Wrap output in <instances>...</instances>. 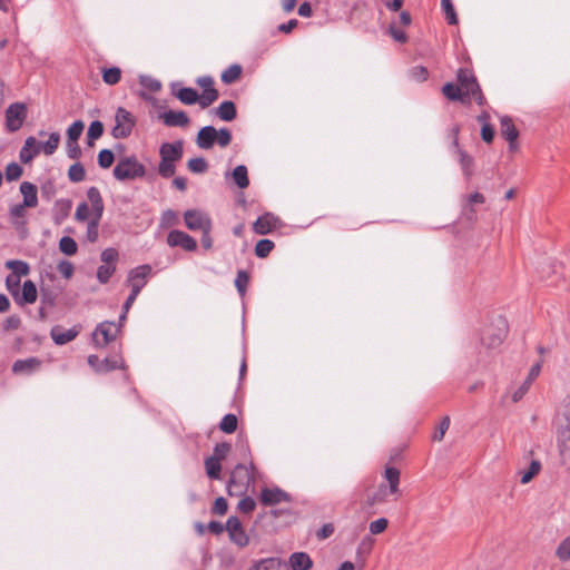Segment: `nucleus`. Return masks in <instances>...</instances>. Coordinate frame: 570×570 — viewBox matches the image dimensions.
Instances as JSON below:
<instances>
[{
    "mask_svg": "<svg viewBox=\"0 0 570 570\" xmlns=\"http://www.w3.org/2000/svg\"><path fill=\"white\" fill-rule=\"evenodd\" d=\"M87 197L91 203L92 214L98 218L102 217L105 205L99 189L95 186L89 187L87 190Z\"/></svg>",
    "mask_w": 570,
    "mask_h": 570,
    "instance_id": "28",
    "label": "nucleus"
},
{
    "mask_svg": "<svg viewBox=\"0 0 570 570\" xmlns=\"http://www.w3.org/2000/svg\"><path fill=\"white\" fill-rule=\"evenodd\" d=\"M242 500L237 504V509L240 513L249 514L256 508V501L249 495H242Z\"/></svg>",
    "mask_w": 570,
    "mask_h": 570,
    "instance_id": "58",
    "label": "nucleus"
},
{
    "mask_svg": "<svg viewBox=\"0 0 570 570\" xmlns=\"http://www.w3.org/2000/svg\"><path fill=\"white\" fill-rule=\"evenodd\" d=\"M23 173V169L22 167L18 164V163H10L7 167H6V179L8 181H13V180H17L21 177Z\"/></svg>",
    "mask_w": 570,
    "mask_h": 570,
    "instance_id": "59",
    "label": "nucleus"
},
{
    "mask_svg": "<svg viewBox=\"0 0 570 570\" xmlns=\"http://www.w3.org/2000/svg\"><path fill=\"white\" fill-rule=\"evenodd\" d=\"M541 470V463L538 460H532L527 471L521 472L520 482L522 484L529 483Z\"/></svg>",
    "mask_w": 570,
    "mask_h": 570,
    "instance_id": "48",
    "label": "nucleus"
},
{
    "mask_svg": "<svg viewBox=\"0 0 570 570\" xmlns=\"http://www.w3.org/2000/svg\"><path fill=\"white\" fill-rule=\"evenodd\" d=\"M42 361L36 356H31L24 360H17L12 364L13 374H27L30 375L40 370Z\"/></svg>",
    "mask_w": 570,
    "mask_h": 570,
    "instance_id": "18",
    "label": "nucleus"
},
{
    "mask_svg": "<svg viewBox=\"0 0 570 570\" xmlns=\"http://www.w3.org/2000/svg\"><path fill=\"white\" fill-rule=\"evenodd\" d=\"M115 122L111 135L116 139L129 137L136 126L135 116L124 107H118L115 115Z\"/></svg>",
    "mask_w": 570,
    "mask_h": 570,
    "instance_id": "6",
    "label": "nucleus"
},
{
    "mask_svg": "<svg viewBox=\"0 0 570 570\" xmlns=\"http://www.w3.org/2000/svg\"><path fill=\"white\" fill-rule=\"evenodd\" d=\"M216 116L223 121H233L237 117L236 105L232 100H225L214 109Z\"/></svg>",
    "mask_w": 570,
    "mask_h": 570,
    "instance_id": "29",
    "label": "nucleus"
},
{
    "mask_svg": "<svg viewBox=\"0 0 570 570\" xmlns=\"http://www.w3.org/2000/svg\"><path fill=\"white\" fill-rule=\"evenodd\" d=\"M139 82L144 88L148 89L151 92H157L161 89L160 81L150 76H140Z\"/></svg>",
    "mask_w": 570,
    "mask_h": 570,
    "instance_id": "60",
    "label": "nucleus"
},
{
    "mask_svg": "<svg viewBox=\"0 0 570 570\" xmlns=\"http://www.w3.org/2000/svg\"><path fill=\"white\" fill-rule=\"evenodd\" d=\"M80 332V327L73 326L69 330H63L61 326L56 325L50 330V336L55 344L65 345L73 341Z\"/></svg>",
    "mask_w": 570,
    "mask_h": 570,
    "instance_id": "19",
    "label": "nucleus"
},
{
    "mask_svg": "<svg viewBox=\"0 0 570 570\" xmlns=\"http://www.w3.org/2000/svg\"><path fill=\"white\" fill-rule=\"evenodd\" d=\"M56 191L55 183L51 180L43 183L40 187L41 197L47 202H50L53 198Z\"/></svg>",
    "mask_w": 570,
    "mask_h": 570,
    "instance_id": "64",
    "label": "nucleus"
},
{
    "mask_svg": "<svg viewBox=\"0 0 570 570\" xmlns=\"http://www.w3.org/2000/svg\"><path fill=\"white\" fill-rule=\"evenodd\" d=\"M279 219L272 213H265L257 217L253 224V230L258 235H267L277 228Z\"/></svg>",
    "mask_w": 570,
    "mask_h": 570,
    "instance_id": "17",
    "label": "nucleus"
},
{
    "mask_svg": "<svg viewBox=\"0 0 570 570\" xmlns=\"http://www.w3.org/2000/svg\"><path fill=\"white\" fill-rule=\"evenodd\" d=\"M232 132L228 128L224 127L217 130L216 142L218 144L219 147H227L232 142Z\"/></svg>",
    "mask_w": 570,
    "mask_h": 570,
    "instance_id": "63",
    "label": "nucleus"
},
{
    "mask_svg": "<svg viewBox=\"0 0 570 570\" xmlns=\"http://www.w3.org/2000/svg\"><path fill=\"white\" fill-rule=\"evenodd\" d=\"M384 476L386 481L389 482L387 490L391 494L399 493V485H400V471L399 469L394 466H387L385 469Z\"/></svg>",
    "mask_w": 570,
    "mask_h": 570,
    "instance_id": "36",
    "label": "nucleus"
},
{
    "mask_svg": "<svg viewBox=\"0 0 570 570\" xmlns=\"http://www.w3.org/2000/svg\"><path fill=\"white\" fill-rule=\"evenodd\" d=\"M500 132L501 136L508 140L509 150L515 151L518 149L517 139L519 137V130L513 124V120L509 116H503L500 118Z\"/></svg>",
    "mask_w": 570,
    "mask_h": 570,
    "instance_id": "15",
    "label": "nucleus"
},
{
    "mask_svg": "<svg viewBox=\"0 0 570 570\" xmlns=\"http://www.w3.org/2000/svg\"><path fill=\"white\" fill-rule=\"evenodd\" d=\"M40 153V144L37 142L36 138L30 136L26 139L24 146L20 149L19 158L23 164H28L35 156Z\"/></svg>",
    "mask_w": 570,
    "mask_h": 570,
    "instance_id": "25",
    "label": "nucleus"
},
{
    "mask_svg": "<svg viewBox=\"0 0 570 570\" xmlns=\"http://www.w3.org/2000/svg\"><path fill=\"white\" fill-rule=\"evenodd\" d=\"M456 81L464 94L465 101H469L472 97L479 106L487 104V99L472 70L459 68L456 71Z\"/></svg>",
    "mask_w": 570,
    "mask_h": 570,
    "instance_id": "3",
    "label": "nucleus"
},
{
    "mask_svg": "<svg viewBox=\"0 0 570 570\" xmlns=\"http://www.w3.org/2000/svg\"><path fill=\"white\" fill-rule=\"evenodd\" d=\"M59 249L67 256H72L78 250V245L76 240L70 236H63L59 240Z\"/></svg>",
    "mask_w": 570,
    "mask_h": 570,
    "instance_id": "47",
    "label": "nucleus"
},
{
    "mask_svg": "<svg viewBox=\"0 0 570 570\" xmlns=\"http://www.w3.org/2000/svg\"><path fill=\"white\" fill-rule=\"evenodd\" d=\"M441 6L445 13L448 23L452 24V26L458 24L459 19H458V14L455 12L452 1L451 0H441Z\"/></svg>",
    "mask_w": 570,
    "mask_h": 570,
    "instance_id": "54",
    "label": "nucleus"
},
{
    "mask_svg": "<svg viewBox=\"0 0 570 570\" xmlns=\"http://www.w3.org/2000/svg\"><path fill=\"white\" fill-rule=\"evenodd\" d=\"M118 256V250L116 248L109 247L101 252L100 259L102 263H105L104 265H115Z\"/></svg>",
    "mask_w": 570,
    "mask_h": 570,
    "instance_id": "62",
    "label": "nucleus"
},
{
    "mask_svg": "<svg viewBox=\"0 0 570 570\" xmlns=\"http://www.w3.org/2000/svg\"><path fill=\"white\" fill-rule=\"evenodd\" d=\"M196 83L203 88L200 107L208 108L219 97L218 90L214 87V79L210 76H202L196 79Z\"/></svg>",
    "mask_w": 570,
    "mask_h": 570,
    "instance_id": "11",
    "label": "nucleus"
},
{
    "mask_svg": "<svg viewBox=\"0 0 570 570\" xmlns=\"http://www.w3.org/2000/svg\"><path fill=\"white\" fill-rule=\"evenodd\" d=\"M250 281V275L247 271L239 269L235 278V287L240 297H244L247 291V286Z\"/></svg>",
    "mask_w": 570,
    "mask_h": 570,
    "instance_id": "41",
    "label": "nucleus"
},
{
    "mask_svg": "<svg viewBox=\"0 0 570 570\" xmlns=\"http://www.w3.org/2000/svg\"><path fill=\"white\" fill-rule=\"evenodd\" d=\"M100 219L101 218H98L97 216H94L89 223H88V226H87V233H86V237L87 239L90 242V243H96L98 240V237H99V223H100Z\"/></svg>",
    "mask_w": 570,
    "mask_h": 570,
    "instance_id": "55",
    "label": "nucleus"
},
{
    "mask_svg": "<svg viewBox=\"0 0 570 570\" xmlns=\"http://www.w3.org/2000/svg\"><path fill=\"white\" fill-rule=\"evenodd\" d=\"M104 134V124L100 120H94L89 125L87 131V144L88 146H92L94 141L99 139Z\"/></svg>",
    "mask_w": 570,
    "mask_h": 570,
    "instance_id": "40",
    "label": "nucleus"
},
{
    "mask_svg": "<svg viewBox=\"0 0 570 570\" xmlns=\"http://www.w3.org/2000/svg\"><path fill=\"white\" fill-rule=\"evenodd\" d=\"M85 128L82 120L73 121L67 129V141H78Z\"/></svg>",
    "mask_w": 570,
    "mask_h": 570,
    "instance_id": "52",
    "label": "nucleus"
},
{
    "mask_svg": "<svg viewBox=\"0 0 570 570\" xmlns=\"http://www.w3.org/2000/svg\"><path fill=\"white\" fill-rule=\"evenodd\" d=\"M120 333V327L115 322L104 321L92 332V343L96 347L102 348L114 342Z\"/></svg>",
    "mask_w": 570,
    "mask_h": 570,
    "instance_id": "7",
    "label": "nucleus"
},
{
    "mask_svg": "<svg viewBox=\"0 0 570 570\" xmlns=\"http://www.w3.org/2000/svg\"><path fill=\"white\" fill-rule=\"evenodd\" d=\"M187 168L194 174H204L208 169V163L203 157L191 158L187 163Z\"/></svg>",
    "mask_w": 570,
    "mask_h": 570,
    "instance_id": "50",
    "label": "nucleus"
},
{
    "mask_svg": "<svg viewBox=\"0 0 570 570\" xmlns=\"http://www.w3.org/2000/svg\"><path fill=\"white\" fill-rule=\"evenodd\" d=\"M159 118L167 127H186L189 124V117L184 110H168Z\"/></svg>",
    "mask_w": 570,
    "mask_h": 570,
    "instance_id": "20",
    "label": "nucleus"
},
{
    "mask_svg": "<svg viewBox=\"0 0 570 570\" xmlns=\"http://www.w3.org/2000/svg\"><path fill=\"white\" fill-rule=\"evenodd\" d=\"M206 474L212 480H219L222 474V462L210 456L205 459Z\"/></svg>",
    "mask_w": 570,
    "mask_h": 570,
    "instance_id": "39",
    "label": "nucleus"
},
{
    "mask_svg": "<svg viewBox=\"0 0 570 570\" xmlns=\"http://www.w3.org/2000/svg\"><path fill=\"white\" fill-rule=\"evenodd\" d=\"M567 424L557 432V441L562 464L570 469V403L564 412Z\"/></svg>",
    "mask_w": 570,
    "mask_h": 570,
    "instance_id": "8",
    "label": "nucleus"
},
{
    "mask_svg": "<svg viewBox=\"0 0 570 570\" xmlns=\"http://www.w3.org/2000/svg\"><path fill=\"white\" fill-rule=\"evenodd\" d=\"M175 173H176V161L168 160L165 157H160V161L158 165L159 176L168 179V178L173 177L175 175Z\"/></svg>",
    "mask_w": 570,
    "mask_h": 570,
    "instance_id": "43",
    "label": "nucleus"
},
{
    "mask_svg": "<svg viewBox=\"0 0 570 570\" xmlns=\"http://www.w3.org/2000/svg\"><path fill=\"white\" fill-rule=\"evenodd\" d=\"M27 106L23 102H13L6 110V128L10 132L18 131L26 120Z\"/></svg>",
    "mask_w": 570,
    "mask_h": 570,
    "instance_id": "9",
    "label": "nucleus"
},
{
    "mask_svg": "<svg viewBox=\"0 0 570 570\" xmlns=\"http://www.w3.org/2000/svg\"><path fill=\"white\" fill-rule=\"evenodd\" d=\"M71 205L72 203L70 199H58L56 202L53 208V218L56 223L59 224L69 216Z\"/></svg>",
    "mask_w": 570,
    "mask_h": 570,
    "instance_id": "34",
    "label": "nucleus"
},
{
    "mask_svg": "<svg viewBox=\"0 0 570 570\" xmlns=\"http://www.w3.org/2000/svg\"><path fill=\"white\" fill-rule=\"evenodd\" d=\"M38 292L36 284L28 279L22 285V294L19 298L16 297L18 304H33L37 301Z\"/></svg>",
    "mask_w": 570,
    "mask_h": 570,
    "instance_id": "30",
    "label": "nucleus"
},
{
    "mask_svg": "<svg viewBox=\"0 0 570 570\" xmlns=\"http://www.w3.org/2000/svg\"><path fill=\"white\" fill-rule=\"evenodd\" d=\"M233 179L235 184L244 189L247 188L249 185V178H248V171L247 167L245 165H238L233 170Z\"/></svg>",
    "mask_w": 570,
    "mask_h": 570,
    "instance_id": "38",
    "label": "nucleus"
},
{
    "mask_svg": "<svg viewBox=\"0 0 570 570\" xmlns=\"http://www.w3.org/2000/svg\"><path fill=\"white\" fill-rule=\"evenodd\" d=\"M151 273V266L148 264L139 265L129 271L127 283L130 285L131 289H135L138 286V293L145 287L147 283V277Z\"/></svg>",
    "mask_w": 570,
    "mask_h": 570,
    "instance_id": "16",
    "label": "nucleus"
},
{
    "mask_svg": "<svg viewBox=\"0 0 570 570\" xmlns=\"http://www.w3.org/2000/svg\"><path fill=\"white\" fill-rule=\"evenodd\" d=\"M68 178L71 183H80L86 178V170L81 163L77 161L68 169Z\"/></svg>",
    "mask_w": 570,
    "mask_h": 570,
    "instance_id": "45",
    "label": "nucleus"
},
{
    "mask_svg": "<svg viewBox=\"0 0 570 570\" xmlns=\"http://www.w3.org/2000/svg\"><path fill=\"white\" fill-rule=\"evenodd\" d=\"M463 175L466 179L473 176L474 159L461 147L455 149Z\"/></svg>",
    "mask_w": 570,
    "mask_h": 570,
    "instance_id": "31",
    "label": "nucleus"
},
{
    "mask_svg": "<svg viewBox=\"0 0 570 570\" xmlns=\"http://www.w3.org/2000/svg\"><path fill=\"white\" fill-rule=\"evenodd\" d=\"M242 72L243 67L238 63H233L222 72L220 80L225 85H232L240 78Z\"/></svg>",
    "mask_w": 570,
    "mask_h": 570,
    "instance_id": "35",
    "label": "nucleus"
},
{
    "mask_svg": "<svg viewBox=\"0 0 570 570\" xmlns=\"http://www.w3.org/2000/svg\"><path fill=\"white\" fill-rule=\"evenodd\" d=\"M20 193L23 196L22 204L28 208H33L38 205L37 187L29 181H22L20 185Z\"/></svg>",
    "mask_w": 570,
    "mask_h": 570,
    "instance_id": "27",
    "label": "nucleus"
},
{
    "mask_svg": "<svg viewBox=\"0 0 570 570\" xmlns=\"http://www.w3.org/2000/svg\"><path fill=\"white\" fill-rule=\"evenodd\" d=\"M59 141H60V135L58 132H51L49 135V138L46 142L43 144H40V149L42 148L43 153L48 156L52 155L58 146H59Z\"/></svg>",
    "mask_w": 570,
    "mask_h": 570,
    "instance_id": "49",
    "label": "nucleus"
},
{
    "mask_svg": "<svg viewBox=\"0 0 570 570\" xmlns=\"http://www.w3.org/2000/svg\"><path fill=\"white\" fill-rule=\"evenodd\" d=\"M248 570H286V566L278 558H266L256 562Z\"/></svg>",
    "mask_w": 570,
    "mask_h": 570,
    "instance_id": "33",
    "label": "nucleus"
},
{
    "mask_svg": "<svg viewBox=\"0 0 570 570\" xmlns=\"http://www.w3.org/2000/svg\"><path fill=\"white\" fill-rule=\"evenodd\" d=\"M184 154V144L181 140L174 142H164L159 148V156L168 160L179 161Z\"/></svg>",
    "mask_w": 570,
    "mask_h": 570,
    "instance_id": "23",
    "label": "nucleus"
},
{
    "mask_svg": "<svg viewBox=\"0 0 570 570\" xmlns=\"http://www.w3.org/2000/svg\"><path fill=\"white\" fill-rule=\"evenodd\" d=\"M442 94L445 96L446 99L451 101H461L462 104L466 102L464 99V94L458 83H444L442 87Z\"/></svg>",
    "mask_w": 570,
    "mask_h": 570,
    "instance_id": "32",
    "label": "nucleus"
},
{
    "mask_svg": "<svg viewBox=\"0 0 570 570\" xmlns=\"http://www.w3.org/2000/svg\"><path fill=\"white\" fill-rule=\"evenodd\" d=\"M540 371H541V363L540 362H538V363H535V364H533L531 366L525 381L512 394V401L514 403L519 402L524 396V394L528 392V390H529L530 385L532 384V382L539 376Z\"/></svg>",
    "mask_w": 570,
    "mask_h": 570,
    "instance_id": "24",
    "label": "nucleus"
},
{
    "mask_svg": "<svg viewBox=\"0 0 570 570\" xmlns=\"http://www.w3.org/2000/svg\"><path fill=\"white\" fill-rule=\"evenodd\" d=\"M232 450V444L228 442H220L217 443L213 449V454L210 455L212 459H216L217 461L222 462L226 459L228 453Z\"/></svg>",
    "mask_w": 570,
    "mask_h": 570,
    "instance_id": "51",
    "label": "nucleus"
},
{
    "mask_svg": "<svg viewBox=\"0 0 570 570\" xmlns=\"http://www.w3.org/2000/svg\"><path fill=\"white\" fill-rule=\"evenodd\" d=\"M185 225L190 230H204L212 227L209 216L198 209H188L184 213Z\"/></svg>",
    "mask_w": 570,
    "mask_h": 570,
    "instance_id": "12",
    "label": "nucleus"
},
{
    "mask_svg": "<svg viewBox=\"0 0 570 570\" xmlns=\"http://www.w3.org/2000/svg\"><path fill=\"white\" fill-rule=\"evenodd\" d=\"M102 81L106 85L115 86L121 79V69L119 67H109L101 69Z\"/></svg>",
    "mask_w": 570,
    "mask_h": 570,
    "instance_id": "37",
    "label": "nucleus"
},
{
    "mask_svg": "<svg viewBox=\"0 0 570 570\" xmlns=\"http://www.w3.org/2000/svg\"><path fill=\"white\" fill-rule=\"evenodd\" d=\"M115 272L116 265L102 264L97 268V279L100 284H107Z\"/></svg>",
    "mask_w": 570,
    "mask_h": 570,
    "instance_id": "56",
    "label": "nucleus"
},
{
    "mask_svg": "<svg viewBox=\"0 0 570 570\" xmlns=\"http://www.w3.org/2000/svg\"><path fill=\"white\" fill-rule=\"evenodd\" d=\"M256 465L253 461L248 465L238 463L230 472L226 483L227 493L230 497L245 495L250 485L255 483Z\"/></svg>",
    "mask_w": 570,
    "mask_h": 570,
    "instance_id": "2",
    "label": "nucleus"
},
{
    "mask_svg": "<svg viewBox=\"0 0 570 570\" xmlns=\"http://www.w3.org/2000/svg\"><path fill=\"white\" fill-rule=\"evenodd\" d=\"M356 492L362 497L361 508L370 514L376 513V508L387 502V497L391 494L385 483L377 487L374 480L366 478L360 482Z\"/></svg>",
    "mask_w": 570,
    "mask_h": 570,
    "instance_id": "1",
    "label": "nucleus"
},
{
    "mask_svg": "<svg viewBox=\"0 0 570 570\" xmlns=\"http://www.w3.org/2000/svg\"><path fill=\"white\" fill-rule=\"evenodd\" d=\"M258 500L261 504L265 507H274L276 504H279L281 502H292L293 499L288 492L284 491L278 487H264L261 490Z\"/></svg>",
    "mask_w": 570,
    "mask_h": 570,
    "instance_id": "10",
    "label": "nucleus"
},
{
    "mask_svg": "<svg viewBox=\"0 0 570 570\" xmlns=\"http://www.w3.org/2000/svg\"><path fill=\"white\" fill-rule=\"evenodd\" d=\"M6 266L13 271V277L20 278L29 273V265L23 261H8Z\"/></svg>",
    "mask_w": 570,
    "mask_h": 570,
    "instance_id": "53",
    "label": "nucleus"
},
{
    "mask_svg": "<svg viewBox=\"0 0 570 570\" xmlns=\"http://www.w3.org/2000/svg\"><path fill=\"white\" fill-rule=\"evenodd\" d=\"M102 373H108L117 368H125V362L121 356L105 357L101 360Z\"/></svg>",
    "mask_w": 570,
    "mask_h": 570,
    "instance_id": "46",
    "label": "nucleus"
},
{
    "mask_svg": "<svg viewBox=\"0 0 570 570\" xmlns=\"http://www.w3.org/2000/svg\"><path fill=\"white\" fill-rule=\"evenodd\" d=\"M176 83L171 85V94L184 105H195L199 104L202 97L198 95L197 90L191 87H180L178 90H176Z\"/></svg>",
    "mask_w": 570,
    "mask_h": 570,
    "instance_id": "21",
    "label": "nucleus"
},
{
    "mask_svg": "<svg viewBox=\"0 0 570 570\" xmlns=\"http://www.w3.org/2000/svg\"><path fill=\"white\" fill-rule=\"evenodd\" d=\"M509 332L508 321L504 316L498 315L483 328L481 333V343L487 348H497L505 340Z\"/></svg>",
    "mask_w": 570,
    "mask_h": 570,
    "instance_id": "4",
    "label": "nucleus"
},
{
    "mask_svg": "<svg viewBox=\"0 0 570 570\" xmlns=\"http://www.w3.org/2000/svg\"><path fill=\"white\" fill-rule=\"evenodd\" d=\"M146 167L136 156L122 157L114 167L112 175L118 181L135 180L146 176Z\"/></svg>",
    "mask_w": 570,
    "mask_h": 570,
    "instance_id": "5",
    "label": "nucleus"
},
{
    "mask_svg": "<svg viewBox=\"0 0 570 570\" xmlns=\"http://www.w3.org/2000/svg\"><path fill=\"white\" fill-rule=\"evenodd\" d=\"M225 530L228 532L230 540L237 546L246 547L249 543V538L237 517L232 515L227 519Z\"/></svg>",
    "mask_w": 570,
    "mask_h": 570,
    "instance_id": "13",
    "label": "nucleus"
},
{
    "mask_svg": "<svg viewBox=\"0 0 570 570\" xmlns=\"http://www.w3.org/2000/svg\"><path fill=\"white\" fill-rule=\"evenodd\" d=\"M292 570H309L313 567V560L306 552H294L288 559Z\"/></svg>",
    "mask_w": 570,
    "mask_h": 570,
    "instance_id": "26",
    "label": "nucleus"
},
{
    "mask_svg": "<svg viewBox=\"0 0 570 570\" xmlns=\"http://www.w3.org/2000/svg\"><path fill=\"white\" fill-rule=\"evenodd\" d=\"M115 161V154L110 149H101L98 154V165L107 169L109 168Z\"/></svg>",
    "mask_w": 570,
    "mask_h": 570,
    "instance_id": "57",
    "label": "nucleus"
},
{
    "mask_svg": "<svg viewBox=\"0 0 570 570\" xmlns=\"http://www.w3.org/2000/svg\"><path fill=\"white\" fill-rule=\"evenodd\" d=\"M275 247V244L273 240L271 239H267V238H263V239H259L256 245H255V255L258 257V258H266L271 252L274 249Z\"/></svg>",
    "mask_w": 570,
    "mask_h": 570,
    "instance_id": "44",
    "label": "nucleus"
},
{
    "mask_svg": "<svg viewBox=\"0 0 570 570\" xmlns=\"http://www.w3.org/2000/svg\"><path fill=\"white\" fill-rule=\"evenodd\" d=\"M217 137V129L214 126H205L199 129L196 144L200 149H210L214 147Z\"/></svg>",
    "mask_w": 570,
    "mask_h": 570,
    "instance_id": "22",
    "label": "nucleus"
},
{
    "mask_svg": "<svg viewBox=\"0 0 570 570\" xmlns=\"http://www.w3.org/2000/svg\"><path fill=\"white\" fill-rule=\"evenodd\" d=\"M238 419L235 414L228 413L224 415L219 423V430L224 433L232 434L237 430Z\"/></svg>",
    "mask_w": 570,
    "mask_h": 570,
    "instance_id": "42",
    "label": "nucleus"
},
{
    "mask_svg": "<svg viewBox=\"0 0 570 570\" xmlns=\"http://www.w3.org/2000/svg\"><path fill=\"white\" fill-rule=\"evenodd\" d=\"M556 554L561 561L570 560V537L561 541L557 548Z\"/></svg>",
    "mask_w": 570,
    "mask_h": 570,
    "instance_id": "61",
    "label": "nucleus"
},
{
    "mask_svg": "<svg viewBox=\"0 0 570 570\" xmlns=\"http://www.w3.org/2000/svg\"><path fill=\"white\" fill-rule=\"evenodd\" d=\"M167 244L170 247H181L187 252H194L197 248L196 239L188 235L187 233L179 229H173L168 233Z\"/></svg>",
    "mask_w": 570,
    "mask_h": 570,
    "instance_id": "14",
    "label": "nucleus"
}]
</instances>
